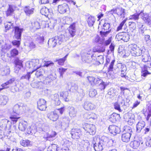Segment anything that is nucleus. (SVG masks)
Instances as JSON below:
<instances>
[{"label":"nucleus","mask_w":151,"mask_h":151,"mask_svg":"<svg viewBox=\"0 0 151 151\" xmlns=\"http://www.w3.org/2000/svg\"><path fill=\"white\" fill-rule=\"evenodd\" d=\"M113 140L105 137H102L101 139L94 138L92 143L95 151H102L105 149L110 147L113 146Z\"/></svg>","instance_id":"1"},{"label":"nucleus","mask_w":151,"mask_h":151,"mask_svg":"<svg viewBox=\"0 0 151 151\" xmlns=\"http://www.w3.org/2000/svg\"><path fill=\"white\" fill-rule=\"evenodd\" d=\"M24 108V104L22 103H18L14 106L13 108V113L10 117L11 122L13 124L15 123L20 117H17L15 116V114H15L18 115L22 114Z\"/></svg>","instance_id":"2"},{"label":"nucleus","mask_w":151,"mask_h":151,"mask_svg":"<svg viewBox=\"0 0 151 151\" xmlns=\"http://www.w3.org/2000/svg\"><path fill=\"white\" fill-rule=\"evenodd\" d=\"M129 48L131 50V52L134 56H139L143 53V51L135 44H130L129 45Z\"/></svg>","instance_id":"3"},{"label":"nucleus","mask_w":151,"mask_h":151,"mask_svg":"<svg viewBox=\"0 0 151 151\" xmlns=\"http://www.w3.org/2000/svg\"><path fill=\"white\" fill-rule=\"evenodd\" d=\"M82 60L83 63L94 64L95 61V56L93 54L90 55L87 53L85 55L82 56Z\"/></svg>","instance_id":"4"},{"label":"nucleus","mask_w":151,"mask_h":151,"mask_svg":"<svg viewBox=\"0 0 151 151\" xmlns=\"http://www.w3.org/2000/svg\"><path fill=\"white\" fill-rule=\"evenodd\" d=\"M83 128L90 135H93L96 133V127L93 124L86 123L83 125Z\"/></svg>","instance_id":"5"},{"label":"nucleus","mask_w":151,"mask_h":151,"mask_svg":"<svg viewBox=\"0 0 151 151\" xmlns=\"http://www.w3.org/2000/svg\"><path fill=\"white\" fill-rule=\"evenodd\" d=\"M14 38L16 39H21L22 33L24 30V28L19 26H16L14 27Z\"/></svg>","instance_id":"6"},{"label":"nucleus","mask_w":151,"mask_h":151,"mask_svg":"<svg viewBox=\"0 0 151 151\" xmlns=\"http://www.w3.org/2000/svg\"><path fill=\"white\" fill-rule=\"evenodd\" d=\"M140 16L141 18L145 24L149 27H151V19L148 14L146 13H144L142 12L140 14Z\"/></svg>","instance_id":"7"},{"label":"nucleus","mask_w":151,"mask_h":151,"mask_svg":"<svg viewBox=\"0 0 151 151\" xmlns=\"http://www.w3.org/2000/svg\"><path fill=\"white\" fill-rule=\"evenodd\" d=\"M72 138L78 139L81 136V130L78 129H72L70 132Z\"/></svg>","instance_id":"8"},{"label":"nucleus","mask_w":151,"mask_h":151,"mask_svg":"<svg viewBox=\"0 0 151 151\" xmlns=\"http://www.w3.org/2000/svg\"><path fill=\"white\" fill-rule=\"evenodd\" d=\"M87 79L92 86H94L100 82L101 79L100 78H96L91 76H88L87 77Z\"/></svg>","instance_id":"9"},{"label":"nucleus","mask_w":151,"mask_h":151,"mask_svg":"<svg viewBox=\"0 0 151 151\" xmlns=\"http://www.w3.org/2000/svg\"><path fill=\"white\" fill-rule=\"evenodd\" d=\"M46 101L44 99H40L37 102V108L40 110H45L47 108Z\"/></svg>","instance_id":"10"},{"label":"nucleus","mask_w":151,"mask_h":151,"mask_svg":"<svg viewBox=\"0 0 151 151\" xmlns=\"http://www.w3.org/2000/svg\"><path fill=\"white\" fill-rule=\"evenodd\" d=\"M39 62V60L38 59L33 60L30 61L29 63V68H33L35 70L39 69L41 67V65Z\"/></svg>","instance_id":"11"},{"label":"nucleus","mask_w":151,"mask_h":151,"mask_svg":"<svg viewBox=\"0 0 151 151\" xmlns=\"http://www.w3.org/2000/svg\"><path fill=\"white\" fill-rule=\"evenodd\" d=\"M84 109L87 111L92 110L96 108L95 105L89 101H86L83 105Z\"/></svg>","instance_id":"12"},{"label":"nucleus","mask_w":151,"mask_h":151,"mask_svg":"<svg viewBox=\"0 0 151 151\" xmlns=\"http://www.w3.org/2000/svg\"><path fill=\"white\" fill-rule=\"evenodd\" d=\"M69 122V118L68 117L63 118V122H59L58 123L59 126L63 129H66L68 127Z\"/></svg>","instance_id":"13"},{"label":"nucleus","mask_w":151,"mask_h":151,"mask_svg":"<svg viewBox=\"0 0 151 151\" xmlns=\"http://www.w3.org/2000/svg\"><path fill=\"white\" fill-rule=\"evenodd\" d=\"M69 9L68 6L66 3L59 5L58 7V11L61 14H64Z\"/></svg>","instance_id":"14"},{"label":"nucleus","mask_w":151,"mask_h":151,"mask_svg":"<svg viewBox=\"0 0 151 151\" xmlns=\"http://www.w3.org/2000/svg\"><path fill=\"white\" fill-rule=\"evenodd\" d=\"M109 132L114 135H116V134L119 133L120 132L119 128L118 127L114 125L109 126Z\"/></svg>","instance_id":"15"},{"label":"nucleus","mask_w":151,"mask_h":151,"mask_svg":"<svg viewBox=\"0 0 151 151\" xmlns=\"http://www.w3.org/2000/svg\"><path fill=\"white\" fill-rule=\"evenodd\" d=\"M40 12L42 15L47 17H48L50 15H51L52 14V10L51 9H48L45 6L41 9Z\"/></svg>","instance_id":"16"},{"label":"nucleus","mask_w":151,"mask_h":151,"mask_svg":"<svg viewBox=\"0 0 151 151\" xmlns=\"http://www.w3.org/2000/svg\"><path fill=\"white\" fill-rule=\"evenodd\" d=\"M57 112L56 110L51 112L48 114L47 115L48 118L53 121H56L59 117V116L57 113Z\"/></svg>","instance_id":"17"},{"label":"nucleus","mask_w":151,"mask_h":151,"mask_svg":"<svg viewBox=\"0 0 151 151\" xmlns=\"http://www.w3.org/2000/svg\"><path fill=\"white\" fill-rule=\"evenodd\" d=\"M120 118L119 114L114 113L110 116L109 118V120L111 122L114 123L119 120Z\"/></svg>","instance_id":"18"},{"label":"nucleus","mask_w":151,"mask_h":151,"mask_svg":"<svg viewBox=\"0 0 151 151\" xmlns=\"http://www.w3.org/2000/svg\"><path fill=\"white\" fill-rule=\"evenodd\" d=\"M58 38L57 36L50 39L48 41V44L50 47H54L55 46L58 42L57 39Z\"/></svg>","instance_id":"19"},{"label":"nucleus","mask_w":151,"mask_h":151,"mask_svg":"<svg viewBox=\"0 0 151 151\" xmlns=\"http://www.w3.org/2000/svg\"><path fill=\"white\" fill-rule=\"evenodd\" d=\"M145 125V124L144 121H139L136 125V132L137 133L140 132Z\"/></svg>","instance_id":"20"},{"label":"nucleus","mask_w":151,"mask_h":151,"mask_svg":"<svg viewBox=\"0 0 151 151\" xmlns=\"http://www.w3.org/2000/svg\"><path fill=\"white\" fill-rule=\"evenodd\" d=\"M68 31L70 37H73L76 33L75 24L74 23L71 24L68 28Z\"/></svg>","instance_id":"21"},{"label":"nucleus","mask_w":151,"mask_h":151,"mask_svg":"<svg viewBox=\"0 0 151 151\" xmlns=\"http://www.w3.org/2000/svg\"><path fill=\"white\" fill-rule=\"evenodd\" d=\"M84 117L87 119L92 118L93 119H96V114L91 112H88L85 113L83 115Z\"/></svg>","instance_id":"22"},{"label":"nucleus","mask_w":151,"mask_h":151,"mask_svg":"<svg viewBox=\"0 0 151 151\" xmlns=\"http://www.w3.org/2000/svg\"><path fill=\"white\" fill-rule=\"evenodd\" d=\"M15 7L13 5H9V8L6 12V16H8L12 15L15 10Z\"/></svg>","instance_id":"23"},{"label":"nucleus","mask_w":151,"mask_h":151,"mask_svg":"<svg viewBox=\"0 0 151 151\" xmlns=\"http://www.w3.org/2000/svg\"><path fill=\"white\" fill-rule=\"evenodd\" d=\"M150 60V57L148 51H145L142 55V61L146 62Z\"/></svg>","instance_id":"24"},{"label":"nucleus","mask_w":151,"mask_h":151,"mask_svg":"<svg viewBox=\"0 0 151 151\" xmlns=\"http://www.w3.org/2000/svg\"><path fill=\"white\" fill-rule=\"evenodd\" d=\"M60 94V97H62V99L63 100L65 101H69V99L68 98L69 93L68 91L61 92Z\"/></svg>","instance_id":"25"},{"label":"nucleus","mask_w":151,"mask_h":151,"mask_svg":"<svg viewBox=\"0 0 151 151\" xmlns=\"http://www.w3.org/2000/svg\"><path fill=\"white\" fill-rule=\"evenodd\" d=\"M116 12L118 16L124 18L125 17V9L122 8H119L116 9Z\"/></svg>","instance_id":"26"},{"label":"nucleus","mask_w":151,"mask_h":151,"mask_svg":"<svg viewBox=\"0 0 151 151\" xmlns=\"http://www.w3.org/2000/svg\"><path fill=\"white\" fill-rule=\"evenodd\" d=\"M85 95V93L84 90L81 88L78 89L77 94V98L78 100H81Z\"/></svg>","instance_id":"27"},{"label":"nucleus","mask_w":151,"mask_h":151,"mask_svg":"<svg viewBox=\"0 0 151 151\" xmlns=\"http://www.w3.org/2000/svg\"><path fill=\"white\" fill-rule=\"evenodd\" d=\"M131 136L129 134L123 133L121 137L122 140L124 142L127 143L130 141Z\"/></svg>","instance_id":"28"},{"label":"nucleus","mask_w":151,"mask_h":151,"mask_svg":"<svg viewBox=\"0 0 151 151\" xmlns=\"http://www.w3.org/2000/svg\"><path fill=\"white\" fill-rule=\"evenodd\" d=\"M34 9L31 8L29 6H26L24 8V11L26 15L29 16L33 13Z\"/></svg>","instance_id":"29"},{"label":"nucleus","mask_w":151,"mask_h":151,"mask_svg":"<svg viewBox=\"0 0 151 151\" xmlns=\"http://www.w3.org/2000/svg\"><path fill=\"white\" fill-rule=\"evenodd\" d=\"M68 111L69 116L71 117H74L76 116L77 111L73 107L69 106L68 107Z\"/></svg>","instance_id":"30"},{"label":"nucleus","mask_w":151,"mask_h":151,"mask_svg":"<svg viewBox=\"0 0 151 151\" xmlns=\"http://www.w3.org/2000/svg\"><path fill=\"white\" fill-rule=\"evenodd\" d=\"M142 12V11H141L139 13H135L130 16L129 17V20H133L134 21L138 20L139 18V16L141 14Z\"/></svg>","instance_id":"31"},{"label":"nucleus","mask_w":151,"mask_h":151,"mask_svg":"<svg viewBox=\"0 0 151 151\" xmlns=\"http://www.w3.org/2000/svg\"><path fill=\"white\" fill-rule=\"evenodd\" d=\"M10 123V122L7 119H2L0 122V127L2 128H5L7 127V124Z\"/></svg>","instance_id":"32"},{"label":"nucleus","mask_w":151,"mask_h":151,"mask_svg":"<svg viewBox=\"0 0 151 151\" xmlns=\"http://www.w3.org/2000/svg\"><path fill=\"white\" fill-rule=\"evenodd\" d=\"M44 70L42 69H40L37 70L35 73V75L37 78L39 77L40 80L42 79H44V77L43 76V74L44 73Z\"/></svg>","instance_id":"33"},{"label":"nucleus","mask_w":151,"mask_h":151,"mask_svg":"<svg viewBox=\"0 0 151 151\" xmlns=\"http://www.w3.org/2000/svg\"><path fill=\"white\" fill-rule=\"evenodd\" d=\"M27 126V123L24 121L21 122L19 125V129L22 131H24Z\"/></svg>","instance_id":"34"},{"label":"nucleus","mask_w":151,"mask_h":151,"mask_svg":"<svg viewBox=\"0 0 151 151\" xmlns=\"http://www.w3.org/2000/svg\"><path fill=\"white\" fill-rule=\"evenodd\" d=\"M140 141H134L131 142L130 145L134 149H137L139 146L141 142Z\"/></svg>","instance_id":"35"},{"label":"nucleus","mask_w":151,"mask_h":151,"mask_svg":"<svg viewBox=\"0 0 151 151\" xmlns=\"http://www.w3.org/2000/svg\"><path fill=\"white\" fill-rule=\"evenodd\" d=\"M8 100V97L5 96H1L0 97V105H6Z\"/></svg>","instance_id":"36"},{"label":"nucleus","mask_w":151,"mask_h":151,"mask_svg":"<svg viewBox=\"0 0 151 151\" xmlns=\"http://www.w3.org/2000/svg\"><path fill=\"white\" fill-rule=\"evenodd\" d=\"M123 133L125 134H129L130 135H132V130L131 128L129 126H124L123 128Z\"/></svg>","instance_id":"37"},{"label":"nucleus","mask_w":151,"mask_h":151,"mask_svg":"<svg viewBox=\"0 0 151 151\" xmlns=\"http://www.w3.org/2000/svg\"><path fill=\"white\" fill-rule=\"evenodd\" d=\"M24 45L29 47L31 49L35 48L36 47L35 44L31 40L29 41H27L24 43Z\"/></svg>","instance_id":"38"},{"label":"nucleus","mask_w":151,"mask_h":151,"mask_svg":"<svg viewBox=\"0 0 151 151\" xmlns=\"http://www.w3.org/2000/svg\"><path fill=\"white\" fill-rule=\"evenodd\" d=\"M57 135L55 132H52L51 134H48L46 137V140L49 141H52L55 139V137Z\"/></svg>","instance_id":"39"},{"label":"nucleus","mask_w":151,"mask_h":151,"mask_svg":"<svg viewBox=\"0 0 151 151\" xmlns=\"http://www.w3.org/2000/svg\"><path fill=\"white\" fill-rule=\"evenodd\" d=\"M95 19L94 17L92 16H89L88 18L87 22L89 27L92 26L95 22Z\"/></svg>","instance_id":"40"},{"label":"nucleus","mask_w":151,"mask_h":151,"mask_svg":"<svg viewBox=\"0 0 151 151\" xmlns=\"http://www.w3.org/2000/svg\"><path fill=\"white\" fill-rule=\"evenodd\" d=\"M68 56V54H67L63 58L56 59V62H57L58 64L59 65H64Z\"/></svg>","instance_id":"41"},{"label":"nucleus","mask_w":151,"mask_h":151,"mask_svg":"<svg viewBox=\"0 0 151 151\" xmlns=\"http://www.w3.org/2000/svg\"><path fill=\"white\" fill-rule=\"evenodd\" d=\"M23 61L17 58L14 60V63L16 65V67L19 68V69L23 67Z\"/></svg>","instance_id":"42"},{"label":"nucleus","mask_w":151,"mask_h":151,"mask_svg":"<svg viewBox=\"0 0 151 151\" xmlns=\"http://www.w3.org/2000/svg\"><path fill=\"white\" fill-rule=\"evenodd\" d=\"M151 73V71H150L149 70H148L147 68L146 69L145 68L142 70V71H141V76L145 77L147 74H150Z\"/></svg>","instance_id":"43"},{"label":"nucleus","mask_w":151,"mask_h":151,"mask_svg":"<svg viewBox=\"0 0 151 151\" xmlns=\"http://www.w3.org/2000/svg\"><path fill=\"white\" fill-rule=\"evenodd\" d=\"M31 142L28 140H22L20 141L21 145L24 147H26L30 145Z\"/></svg>","instance_id":"44"},{"label":"nucleus","mask_w":151,"mask_h":151,"mask_svg":"<svg viewBox=\"0 0 151 151\" xmlns=\"http://www.w3.org/2000/svg\"><path fill=\"white\" fill-rule=\"evenodd\" d=\"M99 85V88L101 90H104L107 85L106 83L104 82L101 79V81Z\"/></svg>","instance_id":"45"},{"label":"nucleus","mask_w":151,"mask_h":151,"mask_svg":"<svg viewBox=\"0 0 151 151\" xmlns=\"http://www.w3.org/2000/svg\"><path fill=\"white\" fill-rule=\"evenodd\" d=\"M97 94V91L95 89L92 88L90 89L89 95L90 97H94Z\"/></svg>","instance_id":"46"},{"label":"nucleus","mask_w":151,"mask_h":151,"mask_svg":"<svg viewBox=\"0 0 151 151\" xmlns=\"http://www.w3.org/2000/svg\"><path fill=\"white\" fill-rule=\"evenodd\" d=\"M6 32L10 28L13 27V23L11 22H6L4 24Z\"/></svg>","instance_id":"47"},{"label":"nucleus","mask_w":151,"mask_h":151,"mask_svg":"<svg viewBox=\"0 0 151 151\" xmlns=\"http://www.w3.org/2000/svg\"><path fill=\"white\" fill-rule=\"evenodd\" d=\"M41 80L43 81L45 85H50L52 82L51 81L49 78L48 76L47 77H44V79H42Z\"/></svg>","instance_id":"48"},{"label":"nucleus","mask_w":151,"mask_h":151,"mask_svg":"<svg viewBox=\"0 0 151 151\" xmlns=\"http://www.w3.org/2000/svg\"><path fill=\"white\" fill-rule=\"evenodd\" d=\"M58 38L57 39L58 43L60 45L61 43L64 41L65 36L64 35H62L59 36H57Z\"/></svg>","instance_id":"49"},{"label":"nucleus","mask_w":151,"mask_h":151,"mask_svg":"<svg viewBox=\"0 0 151 151\" xmlns=\"http://www.w3.org/2000/svg\"><path fill=\"white\" fill-rule=\"evenodd\" d=\"M19 53L18 50L16 48H14L10 51V55L12 57H15L17 56Z\"/></svg>","instance_id":"50"},{"label":"nucleus","mask_w":151,"mask_h":151,"mask_svg":"<svg viewBox=\"0 0 151 151\" xmlns=\"http://www.w3.org/2000/svg\"><path fill=\"white\" fill-rule=\"evenodd\" d=\"M33 71H32L31 72H28L27 74L25 75H24L22 76L21 78L22 79H26L27 80H29V79L30 78V75L32 74L33 72Z\"/></svg>","instance_id":"51"},{"label":"nucleus","mask_w":151,"mask_h":151,"mask_svg":"<svg viewBox=\"0 0 151 151\" xmlns=\"http://www.w3.org/2000/svg\"><path fill=\"white\" fill-rule=\"evenodd\" d=\"M35 40L37 43H42L44 41V37L43 36H38L37 38H35Z\"/></svg>","instance_id":"52"},{"label":"nucleus","mask_w":151,"mask_h":151,"mask_svg":"<svg viewBox=\"0 0 151 151\" xmlns=\"http://www.w3.org/2000/svg\"><path fill=\"white\" fill-rule=\"evenodd\" d=\"M111 29H109L108 30L105 31H103L102 30L100 32V34L101 36L103 37H106L107 35L111 32Z\"/></svg>","instance_id":"53"},{"label":"nucleus","mask_w":151,"mask_h":151,"mask_svg":"<svg viewBox=\"0 0 151 151\" xmlns=\"http://www.w3.org/2000/svg\"><path fill=\"white\" fill-rule=\"evenodd\" d=\"M17 40H14L12 42V43L13 45L16 46L17 47H19L20 42L21 41V39H17Z\"/></svg>","instance_id":"54"},{"label":"nucleus","mask_w":151,"mask_h":151,"mask_svg":"<svg viewBox=\"0 0 151 151\" xmlns=\"http://www.w3.org/2000/svg\"><path fill=\"white\" fill-rule=\"evenodd\" d=\"M32 26L33 28L35 29L40 28V24L38 22H35L32 23Z\"/></svg>","instance_id":"55"},{"label":"nucleus","mask_w":151,"mask_h":151,"mask_svg":"<svg viewBox=\"0 0 151 151\" xmlns=\"http://www.w3.org/2000/svg\"><path fill=\"white\" fill-rule=\"evenodd\" d=\"M37 88L38 89H43L45 87V85L43 81L40 80L38 81V85Z\"/></svg>","instance_id":"56"},{"label":"nucleus","mask_w":151,"mask_h":151,"mask_svg":"<svg viewBox=\"0 0 151 151\" xmlns=\"http://www.w3.org/2000/svg\"><path fill=\"white\" fill-rule=\"evenodd\" d=\"M67 68H59V72L60 74V77L63 78V75L64 73L66 71Z\"/></svg>","instance_id":"57"},{"label":"nucleus","mask_w":151,"mask_h":151,"mask_svg":"<svg viewBox=\"0 0 151 151\" xmlns=\"http://www.w3.org/2000/svg\"><path fill=\"white\" fill-rule=\"evenodd\" d=\"M114 107L115 109L119 112H121L122 111L120 109V105L118 102H116L114 104Z\"/></svg>","instance_id":"58"},{"label":"nucleus","mask_w":151,"mask_h":151,"mask_svg":"<svg viewBox=\"0 0 151 151\" xmlns=\"http://www.w3.org/2000/svg\"><path fill=\"white\" fill-rule=\"evenodd\" d=\"M124 34V32H120L117 34L116 36V38L118 40H122L123 38V36Z\"/></svg>","instance_id":"59"},{"label":"nucleus","mask_w":151,"mask_h":151,"mask_svg":"<svg viewBox=\"0 0 151 151\" xmlns=\"http://www.w3.org/2000/svg\"><path fill=\"white\" fill-rule=\"evenodd\" d=\"M127 18H126V19H124V20H123L120 24L119 26L117 27V31H119L120 30H121L123 26L124 25V24H125V23L126 22L127 20Z\"/></svg>","instance_id":"60"},{"label":"nucleus","mask_w":151,"mask_h":151,"mask_svg":"<svg viewBox=\"0 0 151 151\" xmlns=\"http://www.w3.org/2000/svg\"><path fill=\"white\" fill-rule=\"evenodd\" d=\"M14 81V78L11 79L9 81L2 84L1 86L2 87L8 86H7L9 84L12 83Z\"/></svg>","instance_id":"61"},{"label":"nucleus","mask_w":151,"mask_h":151,"mask_svg":"<svg viewBox=\"0 0 151 151\" xmlns=\"http://www.w3.org/2000/svg\"><path fill=\"white\" fill-rule=\"evenodd\" d=\"M129 35L126 33H124L122 40L125 42H127L129 41Z\"/></svg>","instance_id":"62"},{"label":"nucleus","mask_w":151,"mask_h":151,"mask_svg":"<svg viewBox=\"0 0 151 151\" xmlns=\"http://www.w3.org/2000/svg\"><path fill=\"white\" fill-rule=\"evenodd\" d=\"M49 78L52 81L56 78V75L55 73L51 74L48 76Z\"/></svg>","instance_id":"63"},{"label":"nucleus","mask_w":151,"mask_h":151,"mask_svg":"<svg viewBox=\"0 0 151 151\" xmlns=\"http://www.w3.org/2000/svg\"><path fill=\"white\" fill-rule=\"evenodd\" d=\"M78 145L81 147H83L84 145L85 141L81 139H79L77 142Z\"/></svg>","instance_id":"64"}]
</instances>
